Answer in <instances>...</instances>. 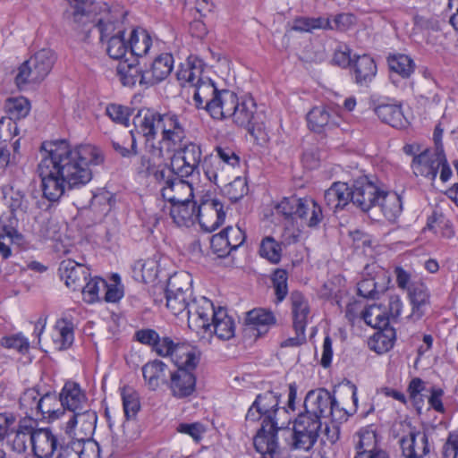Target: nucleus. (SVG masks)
Returning a JSON list of instances; mask_svg holds the SVG:
<instances>
[{"mask_svg":"<svg viewBox=\"0 0 458 458\" xmlns=\"http://www.w3.org/2000/svg\"><path fill=\"white\" fill-rule=\"evenodd\" d=\"M38 173L41 179L43 195L57 201L66 189L87 184L92 179L91 165L104 161L99 148L92 145L72 148L66 140L43 142Z\"/></svg>","mask_w":458,"mask_h":458,"instance_id":"nucleus-1","label":"nucleus"},{"mask_svg":"<svg viewBox=\"0 0 458 458\" xmlns=\"http://www.w3.org/2000/svg\"><path fill=\"white\" fill-rule=\"evenodd\" d=\"M70 18L76 30L89 37L95 30L104 43L106 38L125 34L128 12L121 4L109 5L94 0H69Z\"/></svg>","mask_w":458,"mask_h":458,"instance_id":"nucleus-2","label":"nucleus"},{"mask_svg":"<svg viewBox=\"0 0 458 458\" xmlns=\"http://www.w3.org/2000/svg\"><path fill=\"white\" fill-rule=\"evenodd\" d=\"M190 316V328L197 334H215L219 339L229 340L234 335L235 325L225 309H216L206 297L199 299V304L193 306Z\"/></svg>","mask_w":458,"mask_h":458,"instance_id":"nucleus-3","label":"nucleus"},{"mask_svg":"<svg viewBox=\"0 0 458 458\" xmlns=\"http://www.w3.org/2000/svg\"><path fill=\"white\" fill-rule=\"evenodd\" d=\"M199 361V355L194 347H181L175 352L177 369L171 373L169 389L176 398H185L196 388L194 370Z\"/></svg>","mask_w":458,"mask_h":458,"instance_id":"nucleus-4","label":"nucleus"},{"mask_svg":"<svg viewBox=\"0 0 458 458\" xmlns=\"http://www.w3.org/2000/svg\"><path fill=\"white\" fill-rule=\"evenodd\" d=\"M202 72L203 62L196 56H190L187 62L181 65L176 76L182 86L189 85L193 88L195 106L208 110V104L219 90L210 79L202 77Z\"/></svg>","mask_w":458,"mask_h":458,"instance_id":"nucleus-5","label":"nucleus"},{"mask_svg":"<svg viewBox=\"0 0 458 458\" xmlns=\"http://www.w3.org/2000/svg\"><path fill=\"white\" fill-rule=\"evenodd\" d=\"M56 60L55 52L42 48L24 61L17 69L15 84L23 89L29 84H37L46 79Z\"/></svg>","mask_w":458,"mask_h":458,"instance_id":"nucleus-6","label":"nucleus"},{"mask_svg":"<svg viewBox=\"0 0 458 458\" xmlns=\"http://www.w3.org/2000/svg\"><path fill=\"white\" fill-rule=\"evenodd\" d=\"M411 168L416 176H424L432 181L436 179L439 170L443 182H447L452 175L445 153L429 148H425L419 156H415Z\"/></svg>","mask_w":458,"mask_h":458,"instance_id":"nucleus-7","label":"nucleus"},{"mask_svg":"<svg viewBox=\"0 0 458 458\" xmlns=\"http://www.w3.org/2000/svg\"><path fill=\"white\" fill-rule=\"evenodd\" d=\"M161 138L157 148H154V156L162 157L164 150L171 153L182 144L186 139L184 119L174 112L164 113Z\"/></svg>","mask_w":458,"mask_h":458,"instance_id":"nucleus-8","label":"nucleus"},{"mask_svg":"<svg viewBox=\"0 0 458 458\" xmlns=\"http://www.w3.org/2000/svg\"><path fill=\"white\" fill-rule=\"evenodd\" d=\"M305 411L312 419L319 420L331 416L333 420L341 419L342 409L329 391L325 388L310 390L304 400Z\"/></svg>","mask_w":458,"mask_h":458,"instance_id":"nucleus-9","label":"nucleus"},{"mask_svg":"<svg viewBox=\"0 0 458 458\" xmlns=\"http://www.w3.org/2000/svg\"><path fill=\"white\" fill-rule=\"evenodd\" d=\"M171 166L175 175L189 177L199 173L202 157V150L199 144L189 141L180 145L175 150H172Z\"/></svg>","mask_w":458,"mask_h":458,"instance_id":"nucleus-10","label":"nucleus"},{"mask_svg":"<svg viewBox=\"0 0 458 458\" xmlns=\"http://www.w3.org/2000/svg\"><path fill=\"white\" fill-rule=\"evenodd\" d=\"M351 201L361 211L378 220L377 203L380 201L382 191L367 177H361L353 182L351 188Z\"/></svg>","mask_w":458,"mask_h":458,"instance_id":"nucleus-11","label":"nucleus"},{"mask_svg":"<svg viewBox=\"0 0 458 458\" xmlns=\"http://www.w3.org/2000/svg\"><path fill=\"white\" fill-rule=\"evenodd\" d=\"M321 426V420L312 419L307 414H299L292 433V448L310 451L318 440Z\"/></svg>","mask_w":458,"mask_h":458,"instance_id":"nucleus-12","label":"nucleus"},{"mask_svg":"<svg viewBox=\"0 0 458 458\" xmlns=\"http://www.w3.org/2000/svg\"><path fill=\"white\" fill-rule=\"evenodd\" d=\"M164 113L155 109L144 108L138 112L133 119V123L138 133L141 134L146 140V148H157L155 140L157 132L162 131Z\"/></svg>","mask_w":458,"mask_h":458,"instance_id":"nucleus-13","label":"nucleus"},{"mask_svg":"<svg viewBox=\"0 0 458 458\" xmlns=\"http://www.w3.org/2000/svg\"><path fill=\"white\" fill-rule=\"evenodd\" d=\"M224 204L215 198H203L197 208V221L207 232H213L225 221Z\"/></svg>","mask_w":458,"mask_h":458,"instance_id":"nucleus-14","label":"nucleus"},{"mask_svg":"<svg viewBox=\"0 0 458 458\" xmlns=\"http://www.w3.org/2000/svg\"><path fill=\"white\" fill-rule=\"evenodd\" d=\"M97 421L98 415L96 411L86 407L83 410L72 412L66 424L65 433L68 436L73 435L74 437H78L81 440L91 437L95 431Z\"/></svg>","mask_w":458,"mask_h":458,"instance_id":"nucleus-15","label":"nucleus"},{"mask_svg":"<svg viewBox=\"0 0 458 458\" xmlns=\"http://www.w3.org/2000/svg\"><path fill=\"white\" fill-rule=\"evenodd\" d=\"M30 444L38 458H50L58 450L60 439L49 428H35L33 427Z\"/></svg>","mask_w":458,"mask_h":458,"instance_id":"nucleus-16","label":"nucleus"},{"mask_svg":"<svg viewBox=\"0 0 458 458\" xmlns=\"http://www.w3.org/2000/svg\"><path fill=\"white\" fill-rule=\"evenodd\" d=\"M276 422L271 420H263L260 429L253 439L256 450L264 456H278Z\"/></svg>","mask_w":458,"mask_h":458,"instance_id":"nucleus-17","label":"nucleus"},{"mask_svg":"<svg viewBox=\"0 0 458 458\" xmlns=\"http://www.w3.org/2000/svg\"><path fill=\"white\" fill-rule=\"evenodd\" d=\"M217 156L206 158L203 164V171L206 177L211 182L218 184L220 166L223 162L232 167L239 165V157L229 148H216Z\"/></svg>","mask_w":458,"mask_h":458,"instance_id":"nucleus-18","label":"nucleus"},{"mask_svg":"<svg viewBox=\"0 0 458 458\" xmlns=\"http://www.w3.org/2000/svg\"><path fill=\"white\" fill-rule=\"evenodd\" d=\"M403 458H424L430 452L428 437L425 431H410L400 439Z\"/></svg>","mask_w":458,"mask_h":458,"instance_id":"nucleus-19","label":"nucleus"},{"mask_svg":"<svg viewBox=\"0 0 458 458\" xmlns=\"http://www.w3.org/2000/svg\"><path fill=\"white\" fill-rule=\"evenodd\" d=\"M256 112V103L251 98H238L235 106L233 109V114L229 118H232L233 123L238 126L248 127V131L256 139L260 137V131L255 133L254 126L251 125V121L254 118Z\"/></svg>","mask_w":458,"mask_h":458,"instance_id":"nucleus-20","label":"nucleus"},{"mask_svg":"<svg viewBox=\"0 0 458 458\" xmlns=\"http://www.w3.org/2000/svg\"><path fill=\"white\" fill-rule=\"evenodd\" d=\"M37 423L30 419H22L20 420L16 428H12L6 436L7 444L12 451L17 454H23L30 443V436L33 432V427Z\"/></svg>","mask_w":458,"mask_h":458,"instance_id":"nucleus-21","label":"nucleus"},{"mask_svg":"<svg viewBox=\"0 0 458 458\" xmlns=\"http://www.w3.org/2000/svg\"><path fill=\"white\" fill-rule=\"evenodd\" d=\"M174 65L173 55L167 53L161 54L152 62L148 69H145L142 80L146 87L153 86L164 81L172 72Z\"/></svg>","mask_w":458,"mask_h":458,"instance_id":"nucleus-22","label":"nucleus"},{"mask_svg":"<svg viewBox=\"0 0 458 458\" xmlns=\"http://www.w3.org/2000/svg\"><path fill=\"white\" fill-rule=\"evenodd\" d=\"M237 95L228 89L219 90L211 103L208 106V112L215 119L229 118L237 102Z\"/></svg>","mask_w":458,"mask_h":458,"instance_id":"nucleus-23","label":"nucleus"},{"mask_svg":"<svg viewBox=\"0 0 458 458\" xmlns=\"http://www.w3.org/2000/svg\"><path fill=\"white\" fill-rule=\"evenodd\" d=\"M59 273L66 286L73 291L81 290L89 276L86 267L72 259L61 262Z\"/></svg>","mask_w":458,"mask_h":458,"instance_id":"nucleus-24","label":"nucleus"},{"mask_svg":"<svg viewBox=\"0 0 458 458\" xmlns=\"http://www.w3.org/2000/svg\"><path fill=\"white\" fill-rule=\"evenodd\" d=\"M161 195L164 200L174 205L191 200L193 198V188L188 181L176 177L167 186L161 187Z\"/></svg>","mask_w":458,"mask_h":458,"instance_id":"nucleus-25","label":"nucleus"},{"mask_svg":"<svg viewBox=\"0 0 458 458\" xmlns=\"http://www.w3.org/2000/svg\"><path fill=\"white\" fill-rule=\"evenodd\" d=\"M62 406L72 412L88 407L86 394L81 389L79 384L66 382L59 395Z\"/></svg>","mask_w":458,"mask_h":458,"instance_id":"nucleus-26","label":"nucleus"},{"mask_svg":"<svg viewBox=\"0 0 458 458\" xmlns=\"http://www.w3.org/2000/svg\"><path fill=\"white\" fill-rule=\"evenodd\" d=\"M408 295L411 304V318L420 319L425 314V308L429 304V292L425 284L421 282L411 283Z\"/></svg>","mask_w":458,"mask_h":458,"instance_id":"nucleus-27","label":"nucleus"},{"mask_svg":"<svg viewBox=\"0 0 458 458\" xmlns=\"http://www.w3.org/2000/svg\"><path fill=\"white\" fill-rule=\"evenodd\" d=\"M5 108L10 117H2L0 123L6 125L11 134H17L18 128L13 120L21 119L28 115L30 109V102L25 98H9L6 102Z\"/></svg>","mask_w":458,"mask_h":458,"instance_id":"nucleus-28","label":"nucleus"},{"mask_svg":"<svg viewBox=\"0 0 458 458\" xmlns=\"http://www.w3.org/2000/svg\"><path fill=\"white\" fill-rule=\"evenodd\" d=\"M245 320L249 328L256 331L258 336L267 334L270 327L276 323L274 313L263 308L253 309L247 312Z\"/></svg>","mask_w":458,"mask_h":458,"instance_id":"nucleus-29","label":"nucleus"},{"mask_svg":"<svg viewBox=\"0 0 458 458\" xmlns=\"http://www.w3.org/2000/svg\"><path fill=\"white\" fill-rule=\"evenodd\" d=\"M4 198L11 213L15 217H23L30 210L31 196L27 194L24 190L13 185L5 191Z\"/></svg>","mask_w":458,"mask_h":458,"instance_id":"nucleus-30","label":"nucleus"},{"mask_svg":"<svg viewBox=\"0 0 458 458\" xmlns=\"http://www.w3.org/2000/svg\"><path fill=\"white\" fill-rule=\"evenodd\" d=\"M377 74V65L368 55L357 56L353 64V75L356 84L367 87Z\"/></svg>","mask_w":458,"mask_h":458,"instance_id":"nucleus-31","label":"nucleus"},{"mask_svg":"<svg viewBox=\"0 0 458 458\" xmlns=\"http://www.w3.org/2000/svg\"><path fill=\"white\" fill-rule=\"evenodd\" d=\"M351 188L345 182H337L325 191L327 206L333 211L343 209L351 201Z\"/></svg>","mask_w":458,"mask_h":458,"instance_id":"nucleus-32","label":"nucleus"},{"mask_svg":"<svg viewBox=\"0 0 458 458\" xmlns=\"http://www.w3.org/2000/svg\"><path fill=\"white\" fill-rule=\"evenodd\" d=\"M197 208L196 203L191 199L170 205L169 214L178 226H190L197 221Z\"/></svg>","mask_w":458,"mask_h":458,"instance_id":"nucleus-33","label":"nucleus"},{"mask_svg":"<svg viewBox=\"0 0 458 458\" xmlns=\"http://www.w3.org/2000/svg\"><path fill=\"white\" fill-rule=\"evenodd\" d=\"M166 307L175 316H179L186 311L188 324L190 325V316L193 306L199 304V300L192 299V296L182 293H171L165 290Z\"/></svg>","mask_w":458,"mask_h":458,"instance_id":"nucleus-34","label":"nucleus"},{"mask_svg":"<svg viewBox=\"0 0 458 458\" xmlns=\"http://www.w3.org/2000/svg\"><path fill=\"white\" fill-rule=\"evenodd\" d=\"M375 113L383 123L394 128H403L408 123L401 106L397 104H379Z\"/></svg>","mask_w":458,"mask_h":458,"instance_id":"nucleus-35","label":"nucleus"},{"mask_svg":"<svg viewBox=\"0 0 458 458\" xmlns=\"http://www.w3.org/2000/svg\"><path fill=\"white\" fill-rule=\"evenodd\" d=\"M132 277L144 284L153 283L158 275V260L156 257L139 259L132 265Z\"/></svg>","mask_w":458,"mask_h":458,"instance_id":"nucleus-36","label":"nucleus"},{"mask_svg":"<svg viewBox=\"0 0 458 458\" xmlns=\"http://www.w3.org/2000/svg\"><path fill=\"white\" fill-rule=\"evenodd\" d=\"M116 70L123 85L133 87L136 83H139L140 86L146 87L142 80L145 70L139 67V63L135 64L134 61L130 63L128 59H125L119 63Z\"/></svg>","mask_w":458,"mask_h":458,"instance_id":"nucleus-37","label":"nucleus"},{"mask_svg":"<svg viewBox=\"0 0 458 458\" xmlns=\"http://www.w3.org/2000/svg\"><path fill=\"white\" fill-rule=\"evenodd\" d=\"M128 45L131 55L143 57L148 54L152 46V38L149 33L143 28H133L130 34Z\"/></svg>","mask_w":458,"mask_h":458,"instance_id":"nucleus-38","label":"nucleus"},{"mask_svg":"<svg viewBox=\"0 0 458 458\" xmlns=\"http://www.w3.org/2000/svg\"><path fill=\"white\" fill-rule=\"evenodd\" d=\"M376 434L367 432L360 436L358 444L359 451L354 458H390L389 453L376 445Z\"/></svg>","mask_w":458,"mask_h":458,"instance_id":"nucleus-39","label":"nucleus"},{"mask_svg":"<svg viewBox=\"0 0 458 458\" xmlns=\"http://www.w3.org/2000/svg\"><path fill=\"white\" fill-rule=\"evenodd\" d=\"M297 216L309 227L318 226L324 217L321 207L310 198L301 199Z\"/></svg>","mask_w":458,"mask_h":458,"instance_id":"nucleus-40","label":"nucleus"},{"mask_svg":"<svg viewBox=\"0 0 458 458\" xmlns=\"http://www.w3.org/2000/svg\"><path fill=\"white\" fill-rule=\"evenodd\" d=\"M292 312L293 317V328L305 330L310 314L308 301L300 292L291 294Z\"/></svg>","mask_w":458,"mask_h":458,"instance_id":"nucleus-41","label":"nucleus"},{"mask_svg":"<svg viewBox=\"0 0 458 458\" xmlns=\"http://www.w3.org/2000/svg\"><path fill=\"white\" fill-rule=\"evenodd\" d=\"M377 210L389 221H394L402 213L403 204L401 197L395 192L382 191Z\"/></svg>","mask_w":458,"mask_h":458,"instance_id":"nucleus-42","label":"nucleus"},{"mask_svg":"<svg viewBox=\"0 0 458 458\" xmlns=\"http://www.w3.org/2000/svg\"><path fill=\"white\" fill-rule=\"evenodd\" d=\"M336 116L329 113L328 108L323 106L313 107L307 114L309 127L317 132L329 125H336Z\"/></svg>","mask_w":458,"mask_h":458,"instance_id":"nucleus-43","label":"nucleus"},{"mask_svg":"<svg viewBox=\"0 0 458 458\" xmlns=\"http://www.w3.org/2000/svg\"><path fill=\"white\" fill-rule=\"evenodd\" d=\"M41 394L36 388L26 389L20 397V409L24 412L26 417L24 419L33 420L36 423L39 420V410L38 404Z\"/></svg>","mask_w":458,"mask_h":458,"instance_id":"nucleus-44","label":"nucleus"},{"mask_svg":"<svg viewBox=\"0 0 458 458\" xmlns=\"http://www.w3.org/2000/svg\"><path fill=\"white\" fill-rule=\"evenodd\" d=\"M23 235L13 225H4L0 232V256L6 259L12 255L11 244L21 245Z\"/></svg>","mask_w":458,"mask_h":458,"instance_id":"nucleus-45","label":"nucleus"},{"mask_svg":"<svg viewBox=\"0 0 458 458\" xmlns=\"http://www.w3.org/2000/svg\"><path fill=\"white\" fill-rule=\"evenodd\" d=\"M361 317L368 326L378 329L387 327L390 322L386 308L377 304L369 306Z\"/></svg>","mask_w":458,"mask_h":458,"instance_id":"nucleus-46","label":"nucleus"},{"mask_svg":"<svg viewBox=\"0 0 458 458\" xmlns=\"http://www.w3.org/2000/svg\"><path fill=\"white\" fill-rule=\"evenodd\" d=\"M165 364L158 360L148 362L142 367L143 377L150 390H157L160 379L165 377Z\"/></svg>","mask_w":458,"mask_h":458,"instance_id":"nucleus-47","label":"nucleus"},{"mask_svg":"<svg viewBox=\"0 0 458 458\" xmlns=\"http://www.w3.org/2000/svg\"><path fill=\"white\" fill-rule=\"evenodd\" d=\"M165 290L192 296V277L185 271L174 273L168 279Z\"/></svg>","mask_w":458,"mask_h":458,"instance_id":"nucleus-48","label":"nucleus"},{"mask_svg":"<svg viewBox=\"0 0 458 458\" xmlns=\"http://www.w3.org/2000/svg\"><path fill=\"white\" fill-rule=\"evenodd\" d=\"M282 243L272 236L265 237L259 246V254L272 264H278L282 258Z\"/></svg>","mask_w":458,"mask_h":458,"instance_id":"nucleus-49","label":"nucleus"},{"mask_svg":"<svg viewBox=\"0 0 458 458\" xmlns=\"http://www.w3.org/2000/svg\"><path fill=\"white\" fill-rule=\"evenodd\" d=\"M388 65L392 72L398 73L403 78H409L415 68L413 60L403 54L389 56Z\"/></svg>","mask_w":458,"mask_h":458,"instance_id":"nucleus-50","label":"nucleus"},{"mask_svg":"<svg viewBox=\"0 0 458 458\" xmlns=\"http://www.w3.org/2000/svg\"><path fill=\"white\" fill-rule=\"evenodd\" d=\"M328 26L327 17H296L293 20L292 29L299 32H312L314 30H324Z\"/></svg>","mask_w":458,"mask_h":458,"instance_id":"nucleus-51","label":"nucleus"},{"mask_svg":"<svg viewBox=\"0 0 458 458\" xmlns=\"http://www.w3.org/2000/svg\"><path fill=\"white\" fill-rule=\"evenodd\" d=\"M104 42L106 44L107 55L113 59H123L129 53V45L124 38V34L111 36Z\"/></svg>","mask_w":458,"mask_h":458,"instance_id":"nucleus-52","label":"nucleus"},{"mask_svg":"<svg viewBox=\"0 0 458 458\" xmlns=\"http://www.w3.org/2000/svg\"><path fill=\"white\" fill-rule=\"evenodd\" d=\"M254 403H256V407L263 412L264 420H274L273 415L276 411L278 400L273 392L268 391L259 394Z\"/></svg>","mask_w":458,"mask_h":458,"instance_id":"nucleus-53","label":"nucleus"},{"mask_svg":"<svg viewBox=\"0 0 458 458\" xmlns=\"http://www.w3.org/2000/svg\"><path fill=\"white\" fill-rule=\"evenodd\" d=\"M55 329L58 331L56 342L58 350H65L73 343V325L67 318H62L56 322Z\"/></svg>","mask_w":458,"mask_h":458,"instance_id":"nucleus-54","label":"nucleus"},{"mask_svg":"<svg viewBox=\"0 0 458 458\" xmlns=\"http://www.w3.org/2000/svg\"><path fill=\"white\" fill-rule=\"evenodd\" d=\"M301 198L295 196L284 198L276 206L275 209L277 214H281L285 219L294 220L297 219V214L301 204Z\"/></svg>","mask_w":458,"mask_h":458,"instance_id":"nucleus-55","label":"nucleus"},{"mask_svg":"<svg viewBox=\"0 0 458 458\" xmlns=\"http://www.w3.org/2000/svg\"><path fill=\"white\" fill-rule=\"evenodd\" d=\"M105 289H106V282L102 278L95 277L87 284L84 283L81 291L83 293L84 300L92 303L99 300V292H104Z\"/></svg>","mask_w":458,"mask_h":458,"instance_id":"nucleus-56","label":"nucleus"},{"mask_svg":"<svg viewBox=\"0 0 458 458\" xmlns=\"http://www.w3.org/2000/svg\"><path fill=\"white\" fill-rule=\"evenodd\" d=\"M90 209L96 213L98 218L106 216L111 209V196L108 191H101L94 194L89 203Z\"/></svg>","mask_w":458,"mask_h":458,"instance_id":"nucleus-57","label":"nucleus"},{"mask_svg":"<svg viewBox=\"0 0 458 458\" xmlns=\"http://www.w3.org/2000/svg\"><path fill=\"white\" fill-rule=\"evenodd\" d=\"M59 399L55 394H45L41 395L38 409L39 410V420L45 418L47 414L49 419H56L59 416V411H55V407L57 405Z\"/></svg>","mask_w":458,"mask_h":458,"instance_id":"nucleus-58","label":"nucleus"},{"mask_svg":"<svg viewBox=\"0 0 458 458\" xmlns=\"http://www.w3.org/2000/svg\"><path fill=\"white\" fill-rule=\"evenodd\" d=\"M381 332L377 333L374 335V346L373 349L377 353H383L389 351L394 346V332L392 328L388 329L381 328Z\"/></svg>","mask_w":458,"mask_h":458,"instance_id":"nucleus-59","label":"nucleus"},{"mask_svg":"<svg viewBox=\"0 0 458 458\" xmlns=\"http://www.w3.org/2000/svg\"><path fill=\"white\" fill-rule=\"evenodd\" d=\"M181 347H191L187 344H175L169 337L160 338L156 342L153 350L160 356H170L174 363H175V352Z\"/></svg>","mask_w":458,"mask_h":458,"instance_id":"nucleus-60","label":"nucleus"},{"mask_svg":"<svg viewBox=\"0 0 458 458\" xmlns=\"http://www.w3.org/2000/svg\"><path fill=\"white\" fill-rule=\"evenodd\" d=\"M81 444V439L74 437L73 435L68 436V439L60 441L56 458H79V450L76 445Z\"/></svg>","mask_w":458,"mask_h":458,"instance_id":"nucleus-61","label":"nucleus"},{"mask_svg":"<svg viewBox=\"0 0 458 458\" xmlns=\"http://www.w3.org/2000/svg\"><path fill=\"white\" fill-rule=\"evenodd\" d=\"M106 113L112 121L125 126L129 124L130 109L128 107L110 104L106 106Z\"/></svg>","mask_w":458,"mask_h":458,"instance_id":"nucleus-62","label":"nucleus"},{"mask_svg":"<svg viewBox=\"0 0 458 458\" xmlns=\"http://www.w3.org/2000/svg\"><path fill=\"white\" fill-rule=\"evenodd\" d=\"M76 448L79 450V458H99L98 445L91 437L81 440Z\"/></svg>","mask_w":458,"mask_h":458,"instance_id":"nucleus-63","label":"nucleus"},{"mask_svg":"<svg viewBox=\"0 0 458 458\" xmlns=\"http://www.w3.org/2000/svg\"><path fill=\"white\" fill-rule=\"evenodd\" d=\"M443 458H458V429L448 434L442 447Z\"/></svg>","mask_w":458,"mask_h":458,"instance_id":"nucleus-64","label":"nucleus"}]
</instances>
